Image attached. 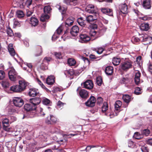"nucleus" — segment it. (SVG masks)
<instances>
[{
    "label": "nucleus",
    "mask_w": 152,
    "mask_h": 152,
    "mask_svg": "<svg viewBox=\"0 0 152 152\" xmlns=\"http://www.w3.org/2000/svg\"><path fill=\"white\" fill-rule=\"evenodd\" d=\"M86 10L90 13H94L95 15L97 14V11L96 8L92 4L89 5L86 9Z\"/></svg>",
    "instance_id": "nucleus-6"
},
{
    "label": "nucleus",
    "mask_w": 152,
    "mask_h": 152,
    "mask_svg": "<svg viewBox=\"0 0 152 152\" xmlns=\"http://www.w3.org/2000/svg\"><path fill=\"white\" fill-rule=\"evenodd\" d=\"M51 117V122L52 123V125L55 124L58 122V120L55 116L53 115H50Z\"/></svg>",
    "instance_id": "nucleus-40"
},
{
    "label": "nucleus",
    "mask_w": 152,
    "mask_h": 152,
    "mask_svg": "<svg viewBox=\"0 0 152 152\" xmlns=\"http://www.w3.org/2000/svg\"><path fill=\"white\" fill-rule=\"evenodd\" d=\"M132 62L129 59H125L121 64L120 67L121 70L123 71L126 72L129 69L132 68Z\"/></svg>",
    "instance_id": "nucleus-2"
},
{
    "label": "nucleus",
    "mask_w": 152,
    "mask_h": 152,
    "mask_svg": "<svg viewBox=\"0 0 152 152\" xmlns=\"http://www.w3.org/2000/svg\"><path fill=\"white\" fill-rule=\"evenodd\" d=\"M49 64L48 63H44L43 61L42 63L41 64L40 67L41 69L43 70H45L48 68V66Z\"/></svg>",
    "instance_id": "nucleus-41"
},
{
    "label": "nucleus",
    "mask_w": 152,
    "mask_h": 152,
    "mask_svg": "<svg viewBox=\"0 0 152 152\" xmlns=\"http://www.w3.org/2000/svg\"><path fill=\"white\" fill-rule=\"evenodd\" d=\"M39 93L38 90L35 88H31L29 89L28 94L30 96H35L39 95Z\"/></svg>",
    "instance_id": "nucleus-14"
},
{
    "label": "nucleus",
    "mask_w": 152,
    "mask_h": 152,
    "mask_svg": "<svg viewBox=\"0 0 152 152\" xmlns=\"http://www.w3.org/2000/svg\"><path fill=\"white\" fill-rule=\"evenodd\" d=\"M141 149L142 152H149V149L147 147L145 146H142Z\"/></svg>",
    "instance_id": "nucleus-55"
},
{
    "label": "nucleus",
    "mask_w": 152,
    "mask_h": 152,
    "mask_svg": "<svg viewBox=\"0 0 152 152\" xmlns=\"http://www.w3.org/2000/svg\"><path fill=\"white\" fill-rule=\"evenodd\" d=\"M40 138L41 139L42 141L45 142L46 141L47 139V135L45 134L40 135Z\"/></svg>",
    "instance_id": "nucleus-59"
},
{
    "label": "nucleus",
    "mask_w": 152,
    "mask_h": 152,
    "mask_svg": "<svg viewBox=\"0 0 152 152\" xmlns=\"http://www.w3.org/2000/svg\"><path fill=\"white\" fill-rule=\"evenodd\" d=\"M108 109V105L106 102H104L102 107V111L103 112H105Z\"/></svg>",
    "instance_id": "nucleus-39"
},
{
    "label": "nucleus",
    "mask_w": 152,
    "mask_h": 152,
    "mask_svg": "<svg viewBox=\"0 0 152 152\" xmlns=\"http://www.w3.org/2000/svg\"><path fill=\"white\" fill-rule=\"evenodd\" d=\"M51 115H50V116H48L46 118L45 120V123L48 125H52V123L51 122Z\"/></svg>",
    "instance_id": "nucleus-51"
},
{
    "label": "nucleus",
    "mask_w": 152,
    "mask_h": 152,
    "mask_svg": "<svg viewBox=\"0 0 152 152\" xmlns=\"http://www.w3.org/2000/svg\"><path fill=\"white\" fill-rule=\"evenodd\" d=\"M140 28L141 30L145 31H148L150 28L149 24L148 23H141Z\"/></svg>",
    "instance_id": "nucleus-17"
},
{
    "label": "nucleus",
    "mask_w": 152,
    "mask_h": 152,
    "mask_svg": "<svg viewBox=\"0 0 152 152\" xmlns=\"http://www.w3.org/2000/svg\"><path fill=\"white\" fill-rule=\"evenodd\" d=\"M55 78L53 76H49L46 79V83L49 85H52L55 82Z\"/></svg>",
    "instance_id": "nucleus-23"
},
{
    "label": "nucleus",
    "mask_w": 152,
    "mask_h": 152,
    "mask_svg": "<svg viewBox=\"0 0 152 152\" xmlns=\"http://www.w3.org/2000/svg\"><path fill=\"white\" fill-rule=\"evenodd\" d=\"M54 55L56 58L59 59H62L63 56V54L60 52H55Z\"/></svg>",
    "instance_id": "nucleus-45"
},
{
    "label": "nucleus",
    "mask_w": 152,
    "mask_h": 152,
    "mask_svg": "<svg viewBox=\"0 0 152 152\" xmlns=\"http://www.w3.org/2000/svg\"><path fill=\"white\" fill-rule=\"evenodd\" d=\"M8 50L10 54L12 56H14L15 55V51L13 48V47L12 45V44H10L9 45Z\"/></svg>",
    "instance_id": "nucleus-30"
},
{
    "label": "nucleus",
    "mask_w": 152,
    "mask_h": 152,
    "mask_svg": "<svg viewBox=\"0 0 152 152\" xmlns=\"http://www.w3.org/2000/svg\"><path fill=\"white\" fill-rule=\"evenodd\" d=\"M36 53L35 54V56H40L42 52V48L40 46H37L36 48Z\"/></svg>",
    "instance_id": "nucleus-32"
},
{
    "label": "nucleus",
    "mask_w": 152,
    "mask_h": 152,
    "mask_svg": "<svg viewBox=\"0 0 152 152\" xmlns=\"http://www.w3.org/2000/svg\"><path fill=\"white\" fill-rule=\"evenodd\" d=\"M119 8L120 12L124 14H126L128 12V8L126 3L121 4L119 5Z\"/></svg>",
    "instance_id": "nucleus-13"
},
{
    "label": "nucleus",
    "mask_w": 152,
    "mask_h": 152,
    "mask_svg": "<svg viewBox=\"0 0 152 152\" xmlns=\"http://www.w3.org/2000/svg\"><path fill=\"white\" fill-rule=\"evenodd\" d=\"M14 24L15 27H19L20 26V23L18 20H15V21L14 22Z\"/></svg>",
    "instance_id": "nucleus-64"
},
{
    "label": "nucleus",
    "mask_w": 152,
    "mask_h": 152,
    "mask_svg": "<svg viewBox=\"0 0 152 152\" xmlns=\"http://www.w3.org/2000/svg\"><path fill=\"white\" fill-rule=\"evenodd\" d=\"M102 12L104 14L110 16H113V10L108 8H102L101 10Z\"/></svg>",
    "instance_id": "nucleus-15"
},
{
    "label": "nucleus",
    "mask_w": 152,
    "mask_h": 152,
    "mask_svg": "<svg viewBox=\"0 0 152 152\" xmlns=\"http://www.w3.org/2000/svg\"><path fill=\"white\" fill-rule=\"evenodd\" d=\"M140 39L138 37H132V42L134 44L138 43L140 41Z\"/></svg>",
    "instance_id": "nucleus-54"
},
{
    "label": "nucleus",
    "mask_w": 152,
    "mask_h": 152,
    "mask_svg": "<svg viewBox=\"0 0 152 152\" xmlns=\"http://www.w3.org/2000/svg\"><path fill=\"white\" fill-rule=\"evenodd\" d=\"M39 112L38 115L39 116L43 117L45 114V113L43 111V109L41 107L39 108Z\"/></svg>",
    "instance_id": "nucleus-50"
},
{
    "label": "nucleus",
    "mask_w": 152,
    "mask_h": 152,
    "mask_svg": "<svg viewBox=\"0 0 152 152\" xmlns=\"http://www.w3.org/2000/svg\"><path fill=\"white\" fill-rule=\"evenodd\" d=\"M17 17L18 18H23L24 16V14L23 12L21 10L17 11Z\"/></svg>",
    "instance_id": "nucleus-52"
},
{
    "label": "nucleus",
    "mask_w": 152,
    "mask_h": 152,
    "mask_svg": "<svg viewBox=\"0 0 152 152\" xmlns=\"http://www.w3.org/2000/svg\"><path fill=\"white\" fill-rule=\"evenodd\" d=\"M141 134L146 136H148L150 133V131L148 129H145L141 130Z\"/></svg>",
    "instance_id": "nucleus-37"
},
{
    "label": "nucleus",
    "mask_w": 152,
    "mask_h": 152,
    "mask_svg": "<svg viewBox=\"0 0 152 152\" xmlns=\"http://www.w3.org/2000/svg\"><path fill=\"white\" fill-rule=\"evenodd\" d=\"M77 21L79 25L83 27H84L86 25V22L82 17L78 18Z\"/></svg>",
    "instance_id": "nucleus-27"
},
{
    "label": "nucleus",
    "mask_w": 152,
    "mask_h": 152,
    "mask_svg": "<svg viewBox=\"0 0 152 152\" xmlns=\"http://www.w3.org/2000/svg\"><path fill=\"white\" fill-rule=\"evenodd\" d=\"M38 20L35 17H31L30 20V23L33 26H35L38 25Z\"/></svg>",
    "instance_id": "nucleus-26"
},
{
    "label": "nucleus",
    "mask_w": 152,
    "mask_h": 152,
    "mask_svg": "<svg viewBox=\"0 0 152 152\" xmlns=\"http://www.w3.org/2000/svg\"><path fill=\"white\" fill-rule=\"evenodd\" d=\"M84 88L89 90L93 88L94 84L92 80H86L83 83Z\"/></svg>",
    "instance_id": "nucleus-7"
},
{
    "label": "nucleus",
    "mask_w": 152,
    "mask_h": 152,
    "mask_svg": "<svg viewBox=\"0 0 152 152\" xmlns=\"http://www.w3.org/2000/svg\"><path fill=\"white\" fill-rule=\"evenodd\" d=\"M2 85L4 88H7L9 87L10 84L8 81H3L2 82Z\"/></svg>",
    "instance_id": "nucleus-47"
},
{
    "label": "nucleus",
    "mask_w": 152,
    "mask_h": 152,
    "mask_svg": "<svg viewBox=\"0 0 152 152\" xmlns=\"http://www.w3.org/2000/svg\"><path fill=\"white\" fill-rule=\"evenodd\" d=\"M24 0H21L22 1V4L20 5V7L21 8L24 7L26 6L27 7L29 8V7L31 4L32 0H26L25 2H24Z\"/></svg>",
    "instance_id": "nucleus-18"
},
{
    "label": "nucleus",
    "mask_w": 152,
    "mask_h": 152,
    "mask_svg": "<svg viewBox=\"0 0 152 152\" xmlns=\"http://www.w3.org/2000/svg\"><path fill=\"white\" fill-rule=\"evenodd\" d=\"M5 73L4 71L0 70V80L3 79L5 77Z\"/></svg>",
    "instance_id": "nucleus-57"
},
{
    "label": "nucleus",
    "mask_w": 152,
    "mask_h": 152,
    "mask_svg": "<svg viewBox=\"0 0 152 152\" xmlns=\"http://www.w3.org/2000/svg\"><path fill=\"white\" fill-rule=\"evenodd\" d=\"M122 104V102L120 100H118L115 102L114 105L115 110L116 116L118 115V113L120 111V109Z\"/></svg>",
    "instance_id": "nucleus-8"
},
{
    "label": "nucleus",
    "mask_w": 152,
    "mask_h": 152,
    "mask_svg": "<svg viewBox=\"0 0 152 152\" xmlns=\"http://www.w3.org/2000/svg\"><path fill=\"white\" fill-rule=\"evenodd\" d=\"M30 102L32 103L34 106L37 108V105H38L41 102V99L39 97H36L34 98L30 99Z\"/></svg>",
    "instance_id": "nucleus-11"
},
{
    "label": "nucleus",
    "mask_w": 152,
    "mask_h": 152,
    "mask_svg": "<svg viewBox=\"0 0 152 152\" xmlns=\"http://www.w3.org/2000/svg\"><path fill=\"white\" fill-rule=\"evenodd\" d=\"M2 123L3 126L7 125H9V120L7 118H4L3 120Z\"/></svg>",
    "instance_id": "nucleus-56"
},
{
    "label": "nucleus",
    "mask_w": 152,
    "mask_h": 152,
    "mask_svg": "<svg viewBox=\"0 0 152 152\" xmlns=\"http://www.w3.org/2000/svg\"><path fill=\"white\" fill-rule=\"evenodd\" d=\"M151 0H145L143 1V7L146 9H150L151 7Z\"/></svg>",
    "instance_id": "nucleus-20"
},
{
    "label": "nucleus",
    "mask_w": 152,
    "mask_h": 152,
    "mask_svg": "<svg viewBox=\"0 0 152 152\" xmlns=\"http://www.w3.org/2000/svg\"><path fill=\"white\" fill-rule=\"evenodd\" d=\"M102 82V78L100 76L97 77L96 79V83L97 85L99 86H101Z\"/></svg>",
    "instance_id": "nucleus-49"
},
{
    "label": "nucleus",
    "mask_w": 152,
    "mask_h": 152,
    "mask_svg": "<svg viewBox=\"0 0 152 152\" xmlns=\"http://www.w3.org/2000/svg\"><path fill=\"white\" fill-rule=\"evenodd\" d=\"M79 94L81 98L86 99L88 96V92L85 89H81L79 92Z\"/></svg>",
    "instance_id": "nucleus-19"
},
{
    "label": "nucleus",
    "mask_w": 152,
    "mask_h": 152,
    "mask_svg": "<svg viewBox=\"0 0 152 152\" xmlns=\"http://www.w3.org/2000/svg\"><path fill=\"white\" fill-rule=\"evenodd\" d=\"M49 18V16L47 15H45L43 17H42L40 18V20L42 21L45 22V19H48Z\"/></svg>",
    "instance_id": "nucleus-60"
},
{
    "label": "nucleus",
    "mask_w": 152,
    "mask_h": 152,
    "mask_svg": "<svg viewBox=\"0 0 152 152\" xmlns=\"http://www.w3.org/2000/svg\"><path fill=\"white\" fill-rule=\"evenodd\" d=\"M113 68L112 66H107L105 69V73L108 75H111L113 72Z\"/></svg>",
    "instance_id": "nucleus-25"
},
{
    "label": "nucleus",
    "mask_w": 152,
    "mask_h": 152,
    "mask_svg": "<svg viewBox=\"0 0 152 152\" xmlns=\"http://www.w3.org/2000/svg\"><path fill=\"white\" fill-rule=\"evenodd\" d=\"M120 61L121 59L119 58L114 57L112 59V63L115 66L119 65Z\"/></svg>",
    "instance_id": "nucleus-34"
},
{
    "label": "nucleus",
    "mask_w": 152,
    "mask_h": 152,
    "mask_svg": "<svg viewBox=\"0 0 152 152\" xmlns=\"http://www.w3.org/2000/svg\"><path fill=\"white\" fill-rule=\"evenodd\" d=\"M71 72L72 73H71L69 72L68 71V73L71 75H72L73 74H74L75 75H78L80 73V72H77V71H75L73 72Z\"/></svg>",
    "instance_id": "nucleus-63"
},
{
    "label": "nucleus",
    "mask_w": 152,
    "mask_h": 152,
    "mask_svg": "<svg viewBox=\"0 0 152 152\" xmlns=\"http://www.w3.org/2000/svg\"><path fill=\"white\" fill-rule=\"evenodd\" d=\"M142 41L146 42L147 41L149 43H150L152 42V37L150 36H147L143 37Z\"/></svg>",
    "instance_id": "nucleus-42"
},
{
    "label": "nucleus",
    "mask_w": 152,
    "mask_h": 152,
    "mask_svg": "<svg viewBox=\"0 0 152 152\" xmlns=\"http://www.w3.org/2000/svg\"><path fill=\"white\" fill-rule=\"evenodd\" d=\"M96 19L95 15L93 16L91 15H89L86 17V21L88 23L91 24L92 23L94 22Z\"/></svg>",
    "instance_id": "nucleus-22"
},
{
    "label": "nucleus",
    "mask_w": 152,
    "mask_h": 152,
    "mask_svg": "<svg viewBox=\"0 0 152 152\" xmlns=\"http://www.w3.org/2000/svg\"><path fill=\"white\" fill-rule=\"evenodd\" d=\"M52 10V8L50 6H45L44 8V12L45 14L50 13Z\"/></svg>",
    "instance_id": "nucleus-35"
},
{
    "label": "nucleus",
    "mask_w": 152,
    "mask_h": 152,
    "mask_svg": "<svg viewBox=\"0 0 152 152\" xmlns=\"http://www.w3.org/2000/svg\"><path fill=\"white\" fill-rule=\"evenodd\" d=\"M75 20V18L71 16L68 18L66 21L65 26L67 27L72 25Z\"/></svg>",
    "instance_id": "nucleus-16"
},
{
    "label": "nucleus",
    "mask_w": 152,
    "mask_h": 152,
    "mask_svg": "<svg viewBox=\"0 0 152 152\" xmlns=\"http://www.w3.org/2000/svg\"><path fill=\"white\" fill-rule=\"evenodd\" d=\"M141 73L139 71H138L136 73L134 79L135 83L137 85H138L140 83V77L141 76Z\"/></svg>",
    "instance_id": "nucleus-24"
},
{
    "label": "nucleus",
    "mask_w": 152,
    "mask_h": 152,
    "mask_svg": "<svg viewBox=\"0 0 152 152\" xmlns=\"http://www.w3.org/2000/svg\"><path fill=\"white\" fill-rule=\"evenodd\" d=\"M56 7L58 8L59 11L61 12L62 14H65L67 10L66 8L61 7L59 5H57L56 6Z\"/></svg>",
    "instance_id": "nucleus-33"
},
{
    "label": "nucleus",
    "mask_w": 152,
    "mask_h": 152,
    "mask_svg": "<svg viewBox=\"0 0 152 152\" xmlns=\"http://www.w3.org/2000/svg\"><path fill=\"white\" fill-rule=\"evenodd\" d=\"M104 50V49L102 48H99L97 49V50H96L97 53L98 54L102 53Z\"/></svg>",
    "instance_id": "nucleus-62"
},
{
    "label": "nucleus",
    "mask_w": 152,
    "mask_h": 152,
    "mask_svg": "<svg viewBox=\"0 0 152 152\" xmlns=\"http://www.w3.org/2000/svg\"><path fill=\"white\" fill-rule=\"evenodd\" d=\"M78 0H64V2L67 5L74 6L77 4Z\"/></svg>",
    "instance_id": "nucleus-21"
},
{
    "label": "nucleus",
    "mask_w": 152,
    "mask_h": 152,
    "mask_svg": "<svg viewBox=\"0 0 152 152\" xmlns=\"http://www.w3.org/2000/svg\"><path fill=\"white\" fill-rule=\"evenodd\" d=\"M96 100L95 98L93 96H91L85 103L86 106L88 107H93L95 105Z\"/></svg>",
    "instance_id": "nucleus-5"
},
{
    "label": "nucleus",
    "mask_w": 152,
    "mask_h": 152,
    "mask_svg": "<svg viewBox=\"0 0 152 152\" xmlns=\"http://www.w3.org/2000/svg\"><path fill=\"white\" fill-rule=\"evenodd\" d=\"M68 64L70 66H73L75 65L76 61L75 60L72 58H69L67 61Z\"/></svg>",
    "instance_id": "nucleus-36"
},
{
    "label": "nucleus",
    "mask_w": 152,
    "mask_h": 152,
    "mask_svg": "<svg viewBox=\"0 0 152 152\" xmlns=\"http://www.w3.org/2000/svg\"><path fill=\"white\" fill-rule=\"evenodd\" d=\"M36 110L34 111H31L27 113V116H26L25 115H24L23 118L26 117L27 118H32L35 116Z\"/></svg>",
    "instance_id": "nucleus-29"
},
{
    "label": "nucleus",
    "mask_w": 152,
    "mask_h": 152,
    "mask_svg": "<svg viewBox=\"0 0 152 152\" xmlns=\"http://www.w3.org/2000/svg\"><path fill=\"white\" fill-rule=\"evenodd\" d=\"M79 31V29L78 26L75 25L73 26L70 29V33L72 36H75L77 35Z\"/></svg>",
    "instance_id": "nucleus-12"
},
{
    "label": "nucleus",
    "mask_w": 152,
    "mask_h": 152,
    "mask_svg": "<svg viewBox=\"0 0 152 152\" xmlns=\"http://www.w3.org/2000/svg\"><path fill=\"white\" fill-rule=\"evenodd\" d=\"M51 60V58L50 57H45L43 60V62L44 63H48L50 62Z\"/></svg>",
    "instance_id": "nucleus-61"
},
{
    "label": "nucleus",
    "mask_w": 152,
    "mask_h": 152,
    "mask_svg": "<svg viewBox=\"0 0 152 152\" xmlns=\"http://www.w3.org/2000/svg\"><path fill=\"white\" fill-rule=\"evenodd\" d=\"M130 82L129 79L128 77H123L122 78L120 81V83L122 84H126Z\"/></svg>",
    "instance_id": "nucleus-31"
},
{
    "label": "nucleus",
    "mask_w": 152,
    "mask_h": 152,
    "mask_svg": "<svg viewBox=\"0 0 152 152\" xmlns=\"http://www.w3.org/2000/svg\"><path fill=\"white\" fill-rule=\"evenodd\" d=\"M24 109L27 113L31 111H34L36 110V107L31 103L30 104H26L24 106Z\"/></svg>",
    "instance_id": "nucleus-10"
},
{
    "label": "nucleus",
    "mask_w": 152,
    "mask_h": 152,
    "mask_svg": "<svg viewBox=\"0 0 152 152\" xmlns=\"http://www.w3.org/2000/svg\"><path fill=\"white\" fill-rule=\"evenodd\" d=\"M7 34L10 37H12L14 36L13 31L10 26H8L7 28Z\"/></svg>",
    "instance_id": "nucleus-38"
},
{
    "label": "nucleus",
    "mask_w": 152,
    "mask_h": 152,
    "mask_svg": "<svg viewBox=\"0 0 152 152\" xmlns=\"http://www.w3.org/2000/svg\"><path fill=\"white\" fill-rule=\"evenodd\" d=\"M140 19L144 21H149L152 20V18L149 16L145 15L142 17H141Z\"/></svg>",
    "instance_id": "nucleus-44"
},
{
    "label": "nucleus",
    "mask_w": 152,
    "mask_h": 152,
    "mask_svg": "<svg viewBox=\"0 0 152 152\" xmlns=\"http://www.w3.org/2000/svg\"><path fill=\"white\" fill-rule=\"evenodd\" d=\"M103 101V98L101 97H99L97 99V104L100 105L102 103Z\"/></svg>",
    "instance_id": "nucleus-58"
},
{
    "label": "nucleus",
    "mask_w": 152,
    "mask_h": 152,
    "mask_svg": "<svg viewBox=\"0 0 152 152\" xmlns=\"http://www.w3.org/2000/svg\"><path fill=\"white\" fill-rule=\"evenodd\" d=\"M122 98L124 101L127 104V106L128 104L131 101L130 96L128 94L124 95Z\"/></svg>",
    "instance_id": "nucleus-28"
},
{
    "label": "nucleus",
    "mask_w": 152,
    "mask_h": 152,
    "mask_svg": "<svg viewBox=\"0 0 152 152\" xmlns=\"http://www.w3.org/2000/svg\"><path fill=\"white\" fill-rule=\"evenodd\" d=\"M8 76L9 79L12 81H15L16 79L19 78V76L18 75L15 69H12L8 72Z\"/></svg>",
    "instance_id": "nucleus-4"
},
{
    "label": "nucleus",
    "mask_w": 152,
    "mask_h": 152,
    "mask_svg": "<svg viewBox=\"0 0 152 152\" xmlns=\"http://www.w3.org/2000/svg\"><path fill=\"white\" fill-rule=\"evenodd\" d=\"M43 104L46 105H49L50 102V101L47 98L44 99L42 101Z\"/></svg>",
    "instance_id": "nucleus-53"
},
{
    "label": "nucleus",
    "mask_w": 152,
    "mask_h": 152,
    "mask_svg": "<svg viewBox=\"0 0 152 152\" xmlns=\"http://www.w3.org/2000/svg\"><path fill=\"white\" fill-rule=\"evenodd\" d=\"M19 85H16L11 86L10 90L15 92H20L25 90L27 86V83L24 80H20Z\"/></svg>",
    "instance_id": "nucleus-1"
},
{
    "label": "nucleus",
    "mask_w": 152,
    "mask_h": 152,
    "mask_svg": "<svg viewBox=\"0 0 152 152\" xmlns=\"http://www.w3.org/2000/svg\"><path fill=\"white\" fill-rule=\"evenodd\" d=\"M59 145L55 142L52 143L50 146V148L52 150H57L58 148Z\"/></svg>",
    "instance_id": "nucleus-46"
},
{
    "label": "nucleus",
    "mask_w": 152,
    "mask_h": 152,
    "mask_svg": "<svg viewBox=\"0 0 152 152\" xmlns=\"http://www.w3.org/2000/svg\"><path fill=\"white\" fill-rule=\"evenodd\" d=\"M142 89L139 87H136L135 88L134 93L136 95H139L141 94L142 92Z\"/></svg>",
    "instance_id": "nucleus-43"
},
{
    "label": "nucleus",
    "mask_w": 152,
    "mask_h": 152,
    "mask_svg": "<svg viewBox=\"0 0 152 152\" xmlns=\"http://www.w3.org/2000/svg\"><path fill=\"white\" fill-rule=\"evenodd\" d=\"M80 42L82 43H87L90 40V37L85 34H81L80 36Z\"/></svg>",
    "instance_id": "nucleus-9"
},
{
    "label": "nucleus",
    "mask_w": 152,
    "mask_h": 152,
    "mask_svg": "<svg viewBox=\"0 0 152 152\" xmlns=\"http://www.w3.org/2000/svg\"><path fill=\"white\" fill-rule=\"evenodd\" d=\"M97 32L94 29H91L89 32L90 36L92 37H95V39L97 38V37L96 36Z\"/></svg>",
    "instance_id": "nucleus-48"
},
{
    "label": "nucleus",
    "mask_w": 152,
    "mask_h": 152,
    "mask_svg": "<svg viewBox=\"0 0 152 152\" xmlns=\"http://www.w3.org/2000/svg\"><path fill=\"white\" fill-rule=\"evenodd\" d=\"M12 102L13 104L15 106L19 107H22L24 104L23 100L20 97H14Z\"/></svg>",
    "instance_id": "nucleus-3"
}]
</instances>
